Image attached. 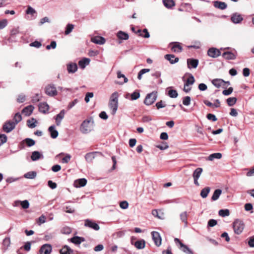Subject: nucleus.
<instances>
[{"label": "nucleus", "instance_id": "nucleus-1", "mask_svg": "<svg viewBox=\"0 0 254 254\" xmlns=\"http://www.w3.org/2000/svg\"><path fill=\"white\" fill-rule=\"evenodd\" d=\"M119 94L117 92H114L111 96L109 102V107L111 110L112 115H115L118 108Z\"/></svg>", "mask_w": 254, "mask_h": 254}, {"label": "nucleus", "instance_id": "nucleus-2", "mask_svg": "<svg viewBox=\"0 0 254 254\" xmlns=\"http://www.w3.org/2000/svg\"><path fill=\"white\" fill-rule=\"evenodd\" d=\"M93 123V118L84 121L80 127V131L84 134L88 133L91 130Z\"/></svg>", "mask_w": 254, "mask_h": 254}, {"label": "nucleus", "instance_id": "nucleus-3", "mask_svg": "<svg viewBox=\"0 0 254 254\" xmlns=\"http://www.w3.org/2000/svg\"><path fill=\"white\" fill-rule=\"evenodd\" d=\"M245 227V224L243 221L236 219L233 223V228L235 234L239 235L242 233Z\"/></svg>", "mask_w": 254, "mask_h": 254}, {"label": "nucleus", "instance_id": "nucleus-4", "mask_svg": "<svg viewBox=\"0 0 254 254\" xmlns=\"http://www.w3.org/2000/svg\"><path fill=\"white\" fill-rule=\"evenodd\" d=\"M157 92L156 91H153L147 94L144 99V103L147 106H149L153 104L157 99Z\"/></svg>", "mask_w": 254, "mask_h": 254}, {"label": "nucleus", "instance_id": "nucleus-5", "mask_svg": "<svg viewBox=\"0 0 254 254\" xmlns=\"http://www.w3.org/2000/svg\"><path fill=\"white\" fill-rule=\"evenodd\" d=\"M202 171L203 170L201 168H197L194 171L193 173L192 177L194 180V184L197 186H199L198 179L202 174Z\"/></svg>", "mask_w": 254, "mask_h": 254}, {"label": "nucleus", "instance_id": "nucleus-6", "mask_svg": "<svg viewBox=\"0 0 254 254\" xmlns=\"http://www.w3.org/2000/svg\"><path fill=\"white\" fill-rule=\"evenodd\" d=\"M15 126L13 122L8 121L3 125V130L7 133L10 132L15 128Z\"/></svg>", "mask_w": 254, "mask_h": 254}, {"label": "nucleus", "instance_id": "nucleus-7", "mask_svg": "<svg viewBox=\"0 0 254 254\" xmlns=\"http://www.w3.org/2000/svg\"><path fill=\"white\" fill-rule=\"evenodd\" d=\"M46 93L50 96H54L57 95V91L54 85H49L45 88Z\"/></svg>", "mask_w": 254, "mask_h": 254}, {"label": "nucleus", "instance_id": "nucleus-8", "mask_svg": "<svg viewBox=\"0 0 254 254\" xmlns=\"http://www.w3.org/2000/svg\"><path fill=\"white\" fill-rule=\"evenodd\" d=\"M151 235L155 244L158 247L160 246L162 240L159 233L156 231H153L151 232Z\"/></svg>", "mask_w": 254, "mask_h": 254}, {"label": "nucleus", "instance_id": "nucleus-9", "mask_svg": "<svg viewBox=\"0 0 254 254\" xmlns=\"http://www.w3.org/2000/svg\"><path fill=\"white\" fill-rule=\"evenodd\" d=\"M52 250V248L50 244H44L40 248L39 250L40 254H50Z\"/></svg>", "mask_w": 254, "mask_h": 254}, {"label": "nucleus", "instance_id": "nucleus-10", "mask_svg": "<svg viewBox=\"0 0 254 254\" xmlns=\"http://www.w3.org/2000/svg\"><path fill=\"white\" fill-rule=\"evenodd\" d=\"M207 55L210 57L215 58L221 55V52L218 49L215 48H211L208 50Z\"/></svg>", "mask_w": 254, "mask_h": 254}, {"label": "nucleus", "instance_id": "nucleus-11", "mask_svg": "<svg viewBox=\"0 0 254 254\" xmlns=\"http://www.w3.org/2000/svg\"><path fill=\"white\" fill-rule=\"evenodd\" d=\"M65 114V111L64 110L61 111L59 114L55 117L56 125L59 126L61 125L62 120L64 119Z\"/></svg>", "mask_w": 254, "mask_h": 254}, {"label": "nucleus", "instance_id": "nucleus-12", "mask_svg": "<svg viewBox=\"0 0 254 254\" xmlns=\"http://www.w3.org/2000/svg\"><path fill=\"white\" fill-rule=\"evenodd\" d=\"M87 183V180L84 178L76 180L74 182L73 185L75 188L84 187Z\"/></svg>", "mask_w": 254, "mask_h": 254}, {"label": "nucleus", "instance_id": "nucleus-13", "mask_svg": "<svg viewBox=\"0 0 254 254\" xmlns=\"http://www.w3.org/2000/svg\"><path fill=\"white\" fill-rule=\"evenodd\" d=\"M131 243L137 249H143L145 246V241L143 239L138 240L134 243L133 241H131Z\"/></svg>", "mask_w": 254, "mask_h": 254}, {"label": "nucleus", "instance_id": "nucleus-14", "mask_svg": "<svg viewBox=\"0 0 254 254\" xmlns=\"http://www.w3.org/2000/svg\"><path fill=\"white\" fill-rule=\"evenodd\" d=\"M44 156L43 154L38 151H34L32 152L31 155V159L32 161H35L39 160L40 158H43Z\"/></svg>", "mask_w": 254, "mask_h": 254}, {"label": "nucleus", "instance_id": "nucleus-15", "mask_svg": "<svg viewBox=\"0 0 254 254\" xmlns=\"http://www.w3.org/2000/svg\"><path fill=\"white\" fill-rule=\"evenodd\" d=\"M231 19L234 23H239L243 20V18L240 14L235 13L232 15Z\"/></svg>", "mask_w": 254, "mask_h": 254}, {"label": "nucleus", "instance_id": "nucleus-16", "mask_svg": "<svg viewBox=\"0 0 254 254\" xmlns=\"http://www.w3.org/2000/svg\"><path fill=\"white\" fill-rule=\"evenodd\" d=\"M165 59L169 61L170 64H174L179 61V58H176L174 55L167 54L165 56Z\"/></svg>", "mask_w": 254, "mask_h": 254}, {"label": "nucleus", "instance_id": "nucleus-17", "mask_svg": "<svg viewBox=\"0 0 254 254\" xmlns=\"http://www.w3.org/2000/svg\"><path fill=\"white\" fill-rule=\"evenodd\" d=\"M188 66L189 68H195L198 64V61L196 59H188L187 61Z\"/></svg>", "mask_w": 254, "mask_h": 254}, {"label": "nucleus", "instance_id": "nucleus-18", "mask_svg": "<svg viewBox=\"0 0 254 254\" xmlns=\"http://www.w3.org/2000/svg\"><path fill=\"white\" fill-rule=\"evenodd\" d=\"M67 70L69 73H73L77 70V65L75 63H71L67 65Z\"/></svg>", "mask_w": 254, "mask_h": 254}, {"label": "nucleus", "instance_id": "nucleus-19", "mask_svg": "<svg viewBox=\"0 0 254 254\" xmlns=\"http://www.w3.org/2000/svg\"><path fill=\"white\" fill-rule=\"evenodd\" d=\"M48 131L50 132V135L52 138H56L58 137L59 132L55 129V126H50L48 128Z\"/></svg>", "mask_w": 254, "mask_h": 254}, {"label": "nucleus", "instance_id": "nucleus-20", "mask_svg": "<svg viewBox=\"0 0 254 254\" xmlns=\"http://www.w3.org/2000/svg\"><path fill=\"white\" fill-rule=\"evenodd\" d=\"M33 110H34V107L32 105H29V106H28L25 107L22 110V112L23 114H24L25 116H29L31 114Z\"/></svg>", "mask_w": 254, "mask_h": 254}, {"label": "nucleus", "instance_id": "nucleus-21", "mask_svg": "<svg viewBox=\"0 0 254 254\" xmlns=\"http://www.w3.org/2000/svg\"><path fill=\"white\" fill-rule=\"evenodd\" d=\"M49 109V105L46 103H41L39 104V111L43 113H47Z\"/></svg>", "mask_w": 254, "mask_h": 254}, {"label": "nucleus", "instance_id": "nucleus-22", "mask_svg": "<svg viewBox=\"0 0 254 254\" xmlns=\"http://www.w3.org/2000/svg\"><path fill=\"white\" fill-rule=\"evenodd\" d=\"M222 57L226 60H234L236 59L235 55L231 52H224Z\"/></svg>", "mask_w": 254, "mask_h": 254}, {"label": "nucleus", "instance_id": "nucleus-23", "mask_svg": "<svg viewBox=\"0 0 254 254\" xmlns=\"http://www.w3.org/2000/svg\"><path fill=\"white\" fill-rule=\"evenodd\" d=\"M90 61V60L89 59L84 58L79 61L78 65L80 68L83 69L86 65L89 64Z\"/></svg>", "mask_w": 254, "mask_h": 254}, {"label": "nucleus", "instance_id": "nucleus-24", "mask_svg": "<svg viewBox=\"0 0 254 254\" xmlns=\"http://www.w3.org/2000/svg\"><path fill=\"white\" fill-rule=\"evenodd\" d=\"M136 33L138 34L139 36L145 38H148L150 37V34L147 29H144L143 30L138 29Z\"/></svg>", "mask_w": 254, "mask_h": 254}, {"label": "nucleus", "instance_id": "nucleus-25", "mask_svg": "<svg viewBox=\"0 0 254 254\" xmlns=\"http://www.w3.org/2000/svg\"><path fill=\"white\" fill-rule=\"evenodd\" d=\"M84 226L95 230V222L90 219H87L84 220Z\"/></svg>", "mask_w": 254, "mask_h": 254}, {"label": "nucleus", "instance_id": "nucleus-26", "mask_svg": "<svg viewBox=\"0 0 254 254\" xmlns=\"http://www.w3.org/2000/svg\"><path fill=\"white\" fill-rule=\"evenodd\" d=\"M214 5L215 7L220 9H225L227 7V4L222 1H216L214 2Z\"/></svg>", "mask_w": 254, "mask_h": 254}, {"label": "nucleus", "instance_id": "nucleus-27", "mask_svg": "<svg viewBox=\"0 0 254 254\" xmlns=\"http://www.w3.org/2000/svg\"><path fill=\"white\" fill-rule=\"evenodd\" d=\"M70 241L75 244L78 245L85 241V239L83 237L76 236L71 238Z\"/></svg>", "mask_w": 254, "mask_h": 254}, {"label": "nucleus", "instance_id": "nucleus-28", "mask_svg": "<svg viewBox=\"0 0 254 254\" xmlns=\"http://www.w3.org/2000/svg\"><path fill=\"white\" fill-rule=\"evenodd\" d=\"M174 45L171 48V50L174 52L180 53L182 51L183 48L178 43H172Z\"/></svg>", "mask_w": 254, "mask_h": 254}, {"label": "nucleus", "instance_id": "nucleus-29", "mask_svg": "<svg viewBox=\"0 0 254 254\" xmlns=\"http://www.w3.org/2000/svg\"><path fill=\"white\" fill-rule=\"evenodd\" d=\"M180 219L182 222L185 224V226L186 227L188 225V214L186 211L181 213L180 215Z\"/></svg>", "mask_w": 254, "mask_h": 254}, {"label": "nucleus", "instance_id": "nucleus-30", "mask_svg": "<svg viewBox=\"0 0 254 254\" xmlns=\"http://www.w3.org/2000/svg\"><path fill=\"white\" fill-rule=\"evenodd\" d=\"M222 154L220 153H214L213 154H210L208 157V160L209 161H213L215 159H219L222 158Z\"/></svg>", "mask_w": 254, "mask_h": 254}, {"label": "nucleus", "instance_id": "nucleus-31", "mask_svg": "<svg viewBox=\"0 0 254 254\" xmlns=\"http://www.w3.org/2000/svg\"><path fill=\"white\" fill-rule=\"evenodd\" d=\"M221 193H222L221 190H220V189L216 190L214 191V192L211 197V200L213 201H215V200H217L219 198Z\"/></svg>", "mask_w": 254, "mask_h": 254}, {"label": "nucleus", "instance_id": "nucleus-32", "mask_svg": "<svg viewBox=\"0 0 254 254\" xmlns=\"http://www.w3.org/2000/svg\"><path fill=\"white\" fill-rule=\"evenodd\" d=\"M117 37L121 40H127L129 38L128 35L124 32L120 31L117 33Z\"/></svg>", "mask_w": 254, "mask_h": 254}, {"label": "nucleus", "instance_id": "nucleus-33", "mask_svg": "<svg viewBox=\"0 0 254 254\" xmlns=\"http://www.w3.org/2000/svg\"><path fill=\"white\" fill-rule=\"evenodd\" d=\"M73 252L72 250L67 246H64L61 250V254H71Z\"/></svg>", "mask_w": 254, "mask_h": 254}, {"label": "nucleus", "instance_id": "nucleus-34", "mask_svg": "<svg viewBox=\"0 0 254 254\" xmlns=\"http://www.w3.org/2000/svg\"><path fill=\"white\" fill-rule=\"evenodd\" d=\"M194 81L195 79L193 76L191 74H190L189 77L187 79L184 85H185L186 86H189L190 85H192L194 83Z\"/></svg>", "mask_w": 254, "mask_h": 254}, {"label": "nucleus", "instance_id": "nucleus-35", "mask_svg": "<svg viewBox=\"0 0 254 254\" xmlns=\"http://www.w3.org/2000/svg\"><path fill=\"white\" fill-rule=\"evenodd\" d=\"M210 190V189L209 187H206L203 189L201 190L200 196L203 198H206L207 196L208 193H209Z\"/></svg>", "mask_w": 254, "mask_h": 254}, {"label": "nucleus", "instance_id": "nucleus-36", "mask_svg": "<svg viewBox=\"0 0 254 254\" xmlns=\"http://www.w3.org/2000/svg\"><path fill=\"white\" fill-rule=\"evenodd\" d=\"M224 82V81L221 79H215L212 81V84L217 88L220 87Z\"/></svg>", "mask_w": 254, "mask_h": 254}, {"label": "nucleus", "instance_id": "nucleus-37", "mask_svg": "<svg viewBox=\"0 0 254 254\" xmlns=\"http://www.w3.org/2000/svg\"><path fill=\"white\" fill-rule=\"evenodd\" d=\"M36 172L35 171H30L24 174V177L27 179H33L36 176Z\"/></svg>", "mask_w": 254, "mask_h": 254}, {"label": "nucleus", "instance_id": "nucleus-38", "mask_svg": "<svg viewBox=\"0 0 254 254\" xmlns=\"http://www.w3.org/2000/svg\"><path fill=\"white\" fill-rule=\"evenodd\" d=\"M37 123V121L34 118H32L31 120H28L27 121V126L32 128H34L36 126V124Z\"/></svg>", "mask_w": 254, "mask_h": 254}, {"label": "nucleus", "instance_id": "nucleus-39", "mask_svg": "<svg viewBox=\"0 0 254 254\" xmlns=\"http://www.w3.org/2000/svg\"><path fill=\"white\" fill-rule=\"evenodd\" d=\"M95 157V153L94 152L87 153L85 155V159L88 162H92Z\"/></svg>", "mask_w": 254, "mask_h": 254}, {"label": "nucleus", "instance_id": "nucleus-40", "mask_svg": "<svg viewBox=\"0 0 254 254\" xmlns=\"http://www.w3.org/2000/svg\"><path fill=\"white\" fill-rule=\"evenodd\" d=\"M164 5L167 8H171L175 5L173 0H163Z\"/></svg>", "mask_w": 254, "mask_h": 254}, {"label": "nucleus", "instance_id": "nucleus-41", "mask_svg": "<svg viewBox=\"0 0 254 254\" xmlns=\"http://www.w3.org/2000/svg\"><path fill=\"white\" fill-rule=\"evenodd\" d=\"M23 141L24 142H25V143L28 147L32 146L34 145L35 144V141L33 139L30 138H25L23 140Z\"/></svg>", "mask_w": 254, "mask_h": 254}, {"label": "nucleus", "instance_id": "nucleus-42", "mask_svg": "<svg viewBox=\"0 0 254 254\" xmlns=\"http://www.w3.org/2000/svg\"><path fill=\"white\" fill-rule=\"evenodd\" d=\"M237 100L236 97H230L227 99V103L229 106H233L236 104Z\"/></svg>", "mask_w": 254, "mask_h": 254}, {"label": "nucleus", "instance_id": "nucleus-43", "mask_svg": "<svg viewBox=\"0 0 254 254\" xmlns=\"http://www.w3.org/2000/svg\"><path fill=\"white\" fill-rule=\"evenodd\" d=\"M13 120L14 121V123L15 124V125L20 122L22 120V117L20 114L19 113H16L13 117Z\"/></svg>", "mask_w": 254, "mask_h": 254}, {"label": "nucleus", "instance_id": "nucleus-44", "mask_svg": "<svg viewBox=\"0 0 254 254\" xmlns=\"http://www.w3.org/2000/svg\"><path fill=\"white\" fill-rule=\"evenodd\" d=\"M219 215L222 217L228 216L230 215L228 209H221L219 211Z\"/></svg>", "mask_w": 254, "mask_h": 254}, {"label": "nucleus", "instance_id": "nucleus-45", "mask_svg": "<svg viewBox=\"0 0 254 254\" xmlns=\"http://www.w3.org/2000/svg\"><path fill=\"white\" fill-rule=\"evenodd\" d=\"M150 69L149 68H143L140 70V71L138 73L137 78L139 80H141L142 78V75L147 72H149Z\"/></svg>", "mask_w": 254, "mask_h": 254}, {"label": "nucleus", "instance_id": "nucleus-46", "mask_svg": "<svg viewBox=\"0 0 254 254\" xmlns=\"http://www.w3.org/2000/svg\"><path fill=\"white\" fill-rule=\"evenodd\" d=\"M180 250L187 254H193V252L187 245H185Z\"/></svg>", "mask_w": 254, "mask_h": 254}, {"label": "nucleus", "instance_id": "nucleus-47", "mask_svg": "<svg viewBox=\"0 0 254 254\" xmlns=\"http://www.w3.org/2000/svg\"><path fill=\"white\" fill-rule=\"evenodd\" d=\"M131 99L135 100L138 99L140 97V93L138 90H136L130 94Z\"/></svg>", "mask_w": 254, "mask_h": 254}, {"label": "nucleus", "instance_id": "nucleus-48", "mask_svg": "<svg viewBox=\"0 0 254 254\" xmlns=\"http://www.w3.org/2000/svg\"><path fill=\"white\" fill-rule=\"evenodd\" d=\"M106 42V39L101 36H96V44L103 45Z\"/></svg>", "mask_w": 254, "mask_h": 254}, {"label": "nucleus", "instance_id": "nucleus-49", "mask_svg": "<svg viewBox=\"0 0 254 254\" xmlns=\"http://www.w3.org/2000/svg\"><path fill=\"white\" fill-rule=\"evenodd\" d=\"M168 95L171 98H175L178 97V94L176 90L171 89L168 91Z\"/></svg>", "mask_w": 254, "mask_h": 254}, {"label": "nucleus", "instance_id": "nucleus-50", "mask_svg": "<svg viewBox=\"0 0 254 254\" xmlns=\"http://www.w3.org/2000/svg\"><path fill=\"white\" fill-rule=\"evenodd\" d=\"M74 25L72 24H68L66 27V30L65 31V34H69L73 30Z\"/></svg>", "mask_w": 254, "mask_h": 254}, {"label": "nucleus", "instance_id": "nucleus-51", "mask_svg": "<svg viewBox=\"0 0 254 254\" xmlns=\"http://www.w3.org/2000/svg\"><path fill=\"white\" fill-rule=\"evenodd\" d=\"M63 209L64 211L68 213H73L74 212V209L70 206H64Z\"/></svg>", "mask_w": 254, "mask_h": 254}, {"label": "nucleus", "instance_id": "nucleus-52", "mask_svg": "<svg viewBox=\"0 0 254 254\" xmlns=\"http://www.w3.org/2000/svg\"><path fill=\"white\" fill-rule=\"evenodd\" d=\"M26 13L27 14H30L31 15H34L36 13V11L31 6H28V7H27V10L26 11Z\"/></svg>", "mask_w": 254, "mask_h": 254}, {"label": "nucleus", "instance_id": "nucleus-53", "mask_svg": "<svg viewBox=\"0 0 254 254\" xmlns=\"http://www.w3.org/2000/svg\"><path fill=\"white\" fill-rule=\"evenodd\" d=\"M15 202H20L21 206L24 209H27L29 206V203L28 201V200H23L22 201H16Z\"/></svg>", "mask_w": 254, "mask_h": 254}, {"label": "nucleus", "instance_id": "nucleus-54", "mask_svg": "<svg viewBox=\"0 0 254 254\" xmlns=\"http://www.w3.org/2000/svg\"><path fill=\"white\" fill-rule=\"evenodd\" d=\"M183 104L185 106H189L190 104V97L186 96L183 98Z\"/></svg>", "mask_w": 254, "mask_h": 254}, {"label": "nucleus", "instance_id": "nucleus-55", "mask_svg": "<svg viewBox=\"0 0 254 254\" xmlns=\"http://www.w3.org/2000/svg\"><path fill=\"white\" fill-rule=\"evenodd\" d=\"M7 141V136L4 134H0V146Z\"/></svg>", "mask_w": 254, "mask_h": 254}, {"label": "nucleus", "instance_id": "nucleus-56", "mask_svg": "<svg viewBox=\"0 0 254 254\" xmlns=\"http://www.w3.org/2000/svg\"><path fill=\"white\" fill-rule=\"evenodd\" d=\"M156 147L160 150H163L167 149L169 147V146L166 142H165L163 143L162 144L157 145Z\"/></svg>", "mask_w": 254, "mask_h": 254}, {"label": "nucleus", "instance_id": "nucleus-57", "mask_svg": "<svg viewBox=\"0 0 254 254\" xmlns=\"http://www.w3.org/2000/svg\"><path fill=\"white\" fill-rule=\"evenodd\" d=\"M94 94L93 92H88L86 93L85 97V101L86 103H88L90 100V98L93 97Z\"/></svg>", "mask_w": 254, "mask_h": 254}, {"label": "nucleus", "instance_id": "nucleus-58", "mask_svg": "<svg viewBox=\"0 0 254 254\" xmlns=\"http://www.w3.org/2000/svg\"><path fill=\"white\" fill-rule=\"evenodd\" d=\"M174 242L175 244L180 249H181V248L183 247V246L185 245L178 238H175Z\"/></svg>", "mask_w": 254, "mask_h": 254}, {"label": "nucleus", "instance_id": "nucleus-59", "mask_svg": "<svg viewBox=\"0 0 254 254\" xmlns=\"http://www.w3.org/2000/svg\"><path fill=\"white\" fill-rule=\"evenodd\" d=\"M233 91V89L232 87H229L228 89L224 90L223 91L222 93L223 95L228 96L230 95Z\"/></svg>", "mask_w": 254, "mask_h": 254}, {"label": "nucleus", "instance_id": "nucleus-60", "mask_svg": "<svg viewBox=\"0 0 254 254\" xmlns=\"http://www.w3.org/2000/svg\"><path fill=\"white\" fill-rule=\"evenodd\" d=\"M78 102V100L77 99H74L73 101L69 103L67 108L68 109H71L73 107H74L77 103Z\"/></svg>", "mask_w": 254, "mask_h": 254}, {"label": "nucleus", "instance_id": "nucleus-61", "mask_svg": "<svg viewBox=\"0 0 254 254\" xmlns=\"http://www.w3.org/2000/svg\"><path fill=\"white\" fill-rule=\"evenodd\" d=\"M62 233L64 234H69L71 232V230L69 227H66L63 228L61 230Z\"/></svg>", "mask_w": 254, "mask_h": 254}, {"label": "nucleus", "instance_id": "nucleus-62", "mask_svg": "<svg viewBox=\"0 0 254 254\" xmlns=\"http://www.w3.org/2000/svg\"><path fill=\"white\" fill-rule=\"evenodd\" d=\"M56 46H57V43H56V41H53L51 42L50 45H47L46 46V49L47 50H50L51 48L54 49L56 48Z\"/></svg>", "mask_w": 254, "mask_h": 254}, {"label": "nucleus", "instance_id": "nucleus-63", "mask_svg": "<svg viewBox=\"0 0 254 254\" xmlns=\"http://www.w3.org/2000/svg\"><path fill=\"white\" fill-rule=\"evenodd\" d=\"M120 206L122 209H125L128 208V203L127 201H123L120 202Z\"/></svg>", "mask_w": 254, "mask_h": 254}, {"label": "nucleus", "instance_id": "nucleus-64", "mask_svg": "<svg viewBox=\"0 0 254 254\" xmlns=\"http://www.w3.org/2000/svg\"><path fill=\"white\" fill-rule=\"evenodd\" d=\"M71 159L70 155L66 154L65 156L62 159V162L63 163H67Z\"/></svg>", "mask_w": 254, "mask_h": 254}]
</instances>
